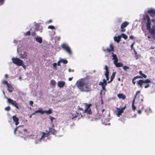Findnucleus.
Listing matches in <instances>:
<instances>
[{
	"label": "nucleus",
	"instance_id": "680f3d73",
	"mask_svg": "<svg viewBox=\"0 0 155 155\" xmlns=\"http://www.w3.org/2000/svg\"><path fill=\"white\" fill-rule=\"evenodd\" d=\"M139 74L141 75H142L143 74V73H142V71H139Z\"/></svg>",
	"mask_w": 155,
	"mask_h": 155
},
{
	"label": "nucleus",
	"instance_id": "9b49d317",
	"mask_svg": "<svg viewBox=\"0 0 155 155\" xmlns=\"http://www.w3.org/2000/svg\"><path fill=\"white\" fill-rule=\"evenodd\" d=\"M20 57L22 58H27V53L25 51L21 52L20 54Z\"/></svg>",
	"mask_w": 155,
	"mask_h": 155
},
{
	"label": "nucleus",
	"instance_id": "3c124183",
	"mask_svg": "<svg viewBox=\"0 0 155 155\" xmlns=\"http://www.w3.org/2000/svg\"><path fill=\"white\" fill-rule=\"evenodd\" d=\"M38 113L37 112V110L35 111L32 114V115H35V114H36V113Z\"/></svg>",
	"mask_w": 155,
	"mask_h": 155
},
{
	"label": "nucleus",
	"instance_id": "8fccbe9b",
	"mask_svg": "<svg viewBox=\"0 0 155 155\" xmlns=\"http://www.w3.org/2000/svg\"><path fill=\"white\" fill-rule=\"evenodd\" d=\"M31 35L32 36H34L36 34L35 32H33L31 33Z\"/></svg>",
	"mask_w": 155,
	"mask_h": 155
},
{
	"label": "nucleus",
	"instance_id": "423d86ee",
	"mask_svg": "<svg viewBox=\"0 0 155 155\" xmlns=\"http://www.w3.org/2000/svg\"><path fill=\"white\" fill-rule=\"evenodd\" d=\"M5 98L7 99L8 102L9 104L15 106L16 108L18 109H19L18 104L16 103L15 101L12 100L10 98H8L7 97H5Z\"/></svg>",
	"mask_w": 155,
	"mask_h": 155
},
{
	"label": "nucleus",
	"instance_id": "ddd939ff",
	"mask_svg": "<svg viewBox=\"0 0 155 155\" xmlns=\"http://www.w3.org/2000/svg\"><path fill=\"white\" fill-rule=\"evenodd\" d=\"M112 57V60H114V63L116 61H118V59L116 54H114L113 52L111 53Z\"/></svg>",
	"mask_w": 155,
	"mask_h": 155
},
{
	"label": "nucleus",
	"instance_id": "39448f33",
	"mask_svg": "<svg viewBox=\"0 0 155 155\" xmlns=\"http://www.w3.org/2000/svg\"><path fill=\"white\" fill-rule=\"evenodd\" d=\"M12 60L13 63L17 66H20V65H21V64L23 62L22 60L17 58H13Z\"/></svg>",
	"mask_w": 155,
	"mask_h": 155
},
{
	"label": "nucleus",
	"instance_id": "5701e85b",
	"mask_svg": "<svg viewBox=\"0 0 155 155\" xmlns=\"http://www.w3.org/2000/svg\"><path fill=\"white\" fill-rule=\"evenodd\" d=\"M110 49L107 48V50L109 52H110L111 51H114V48H113V46L112 44H110Z\"/></svg>",
	"mask_w": 155,
	"mask_h": 155
},
{
	"label": "nucleus",
	"instance_id": "0e129e2a",
	"mask_svg": "<svg viewBox=\"0 0 155 155\" xmlns=\"http://www.w3.org/2000/svg\"><path fill=\"white\" fill-rule=\"evenodd\" d=\"M3 0H0V2L1 3V4H2Z\"/></svg>",
	"mask_w": 155,
	"mask_h": 155
},
{
	"label": "nucleus",
	"instance_id": "9d476101",
	"mask_svg": "<svg viewBox=\"0 0 155 155\" xmlns=\"http://www.w3.org/2000/svg\"><path fill=\"white\" fill-rule=\"evenodd\" d=\"M90 106V104L86 105V108L84 111V113H87L89 114H91V112L90 109L89 108Z\"/></svg>",
	"mask_w": 155,
	"mask_h": 155
},
{
	"label": "nucleus",
	"instance_id": "f704fd0d",
	"mask_svg": "<svg viewBox=\"0 0 155 155\" xmlns=\"http://www.w3.org/2000/svg\"><path fill=\"white\" fill-rule=\"evenodd\" d=\"M30 31H28L26 33H24V35L25 36H27L30 35Z\"/></svg>",
	"mask_w": 155,
	"mask_h": 155
},
{
	"label": "nucleus",
	"instance_id": "f257e3e1",
	"mask_svg": "<svg viewBox=\"0 0 155 155\" xmlns=\"http://www.w3.org/2000/svg\"><path fill=\"white\" fill-rule=\"evenodd\" d=\"M75 85L82 91L88 92L91 91L88 82L84 79H81L78 80Z\"/></svg>",
	"mask_w": 155,
	"mask_h": 155
},
{
	"label": "nucleus",
	"instance_id": "338daca9",
	"mask_svg": "<svg viewBox=\"0 0 155 155\" xmlns=\"http://www.w3.org/2000/svg\"><path fill=\"white\" fill-rule=\"evenodd\" d=\"M24 131H25V132H26V131H27V129H24Z\"/></svg>",
	"mask_w": 155,
	"mask_h": 155
},
{
	"label": "nucleus",
	"instance_id": "864d4df0",
	"mask_svg": "<svg viewBox=\"0 0 155 155\" xmlns=\"http://www.w3.org/2000/svg\"><path fill=\"white\" fill-rule=\"evenodd\" d=\"M134 44V43H132V44L131 45V49H132L133 48V47Z\"/></svg>",
	"mask_w": 155,
	"mask_h": 155
},
{
	"label": "nucleus",
	"instance_id": "a18cd8bd",
	"mask_svg": "<svg viewBox=\"0 0 155 155\" xmlns=\"http://www.w3.org/2000/svg\"><path fill=\"white\" fill-rule=\"evenodd\" d=\"M60 62H61V61H60V60H59V61H58V63H57V65H58V66H60Z\"/></svg>",
	"mask_w": 155,
	"mask_h": 155
},
{
	"label": "nucleus",
	"instance_id": "603ef678",
	"mask_svg": "<svg viewBox=\"0 0 155 155\" xmlns=\"http://www.w3.org/2000/svg\"><path fill=\"white\" fill-rule=\"evenodd\" d=\"M135 97H134V99L132 101V105H134V102H135Z\"/></svg>",
	"mask_w": 155,
	"mask_h": 155
},
{
	"label": "nucleus",
	"instance_id": "f03ea898",
	"mask_svg": "<svg viewBox=\"0 0 155 155\" xmlns=\"http://www.w3.org/2000/svg\"><path fill=\"white\" fill-rule=\"evenodd\" d=\"M144 22L146 24L147 29L153 36V38H155V27L153 26L151 28V22L149 17L147 15H145L143 18Z\"/></svg>",
	"mask_w": 155,
	"mask_h": 155
},
{
	"label": "nucleus",
	"instance_id": "393cba45",
	"mask_svg": "<svg viewBox=\"0 0 155 155\" xmlns=\"http://www.w3.org/2000/svg\"><path fill=\"white\" fill-rule=\"evenodd\" d=\"M37 111L38 113H40L42 114L44 113V110H43L42 108H39Z\"/></svg>",
	"mask_w": 155,
	"mask_h": 155
},
{
	"label": "nucleus",
	"instance_id": "09e8293b",
	"mask_svg": "<svg viewBox=\"0 0 155 155\" xmlns=\"http://www.w3.org/2000/svg\"><path fill=\"white\" fill-rule=\"evenodd\" d=\"M52 22V20H50L48 21H47L46 22L47 23H49Z\"/></svg>",
	"mask_w": 155,
	"mask_h": 155
},
{
	"label": "nucleus",
	"instance_id": "cd10ccee",
	"mask_svg": "<svg viewBox=\"0 0 155 155\" xmlns=\"http://www.w3.org/2000/svg\"><path fill=\"white\" fill-rule=\"evenodd\" d=\"M120 36H121V38L122 37L123 38H124L125 39H127V36L124 34L122 33V34Z\"/></svg>",
	"mask_w": 155,
	"mask_h": 155
},
{
	"label": "nucleus",
	"instance_id": "a19ab883",
	"mask_svg": "<svg viewBox=\"0 0 155 155\" xmlns=\"http://www.w3.org/2000/svg\"><path fill=\"white\" fill-rule=\"evenodd\" d=\"M132 108L133 110H135V109L136 108V107L134 106V104L132 105Z\"/></svg>",
	"mask_w": 155,
	"mask_h": 155
},
{
	"label": "nucleus",
	"instance_id": "c9c22d12",
	"mask_svg": "<svg viewBox=\"0 0 155 155\" xmlns=\"http://www.w3.org/2000/svg\"><path fill=\"white\" fill-rule=\"evenodd\" d=\"M5 110L6 111H9L10 110V107L9 106H8L6 107L5 109Z\"/></svg>",
	"mask_w": 155,
	"mask_h": 155
},
{
	"label": "nucleus",
	"instance_id": "2eb2a0df",
	"mask_svg": "<svg viewBox=\"0 0 155 155\" xmlns=\"http://www.w3.org/2000/svg\"><path fill=\"white\" fill-rule=\"evenodd\" d=\"M36 41L38 42L39 44H41L42 42V38L39 36H37L35 38Z\"/></svg>",
	"mask_w": 155,
	"mask_h": 155
},
{
	"label": "nucleus",
	"instance_id": "412c9836",
	"mask_svg": "<svg viewBox=\"0 0 155 155\" xmlns=\"http://www.w3.org/2000/svg\"><path fill=\"white\" fill-rule=\"evenodd\" d=\"M49 131H48L47 130H46V131L47 133H49V135L51 133V134H54L55 131L54 129L52 128H49Z\"/></svg>",
	"mask_w": 155,
	"mask_h": 155
},
{
	"label": "nucleus",
	"instance_id": "6e6552de",
	"mask_svg": "<svg viewBox=\"0 0 155 155\" xmlns=\"http://www.w3.org/2000/svg\"><path fill=\"white\" fill-rule=\"evenodd\" d=\"M61 47L64 49L70 54H72L70 48L68 45L65 43L61 45Z\"/></svg>",
	"mask_w": 155,
	"mask_h": 155
},
{
	"label": "nucleus",
	"instance_id": "4d7b16f0",
	"mask_svg": "<svg viewBox=\"0 0 155 155\" xmlns=\"http://www.w3.org/2000/svg\"><path fill=\"white\" fill-rule=\"evenodd\" d=\"M129 38H130V39H133V38L134 37L132 36H130Z\"/></svg>",
	"mask_w": 155,
	"mask_h": 155
},
{
	"label": "nucleus",
	"instance_id": "aec40b11",
	"mask_svg": "<svg viewBox=\"0 0 155 155\" xmlns=\"http://www.w3.org/2000/svg\"><path fill=\"white\" fill-rule=\"evenodd\" d=\"M114 64L117 67H122L123 66V64L121 63L117 62V61L115 62Z\"/></svg>",
	"mask_w": 155,
	"mask_h": 155
},
{
	"label": "nucleus",
	"instance_id": "f3484780",
	"mask_svg": "<svg viewBox=\"0 0 155 155\" xmlns=\"http://www.w3.org/2000/svg\"><path fill=\"white\" fill-rule=\"evenodd\" d=\"M121 38V36L119 35L117 36H115L114 37V40L115 41L117 42V43H118L120 41V40Z\"/></svg>",
	"mask_w": 155,
	"mask_h": 155
},
{
	"label": "nucleus",
	"instance_id": "ea45409f",
	"mask_svg": "<svg viewBox=\"0 0 155 155\" xmlns=\"http://www.w3.org/2000/svg\"><path fill=\"white\" fill-rule=\"evenodd\" d=\"M140 93V91H137L136 93V94H135V98L136 97V96H137V95L139 93Z\"/></svg>",
	"mask_w": 155,
	"mask_h": 155
},
{
	"label": "nucleus",
	"instance_id": "a878e982",
	"mask_svg": "<svg viewBox=\"0 0 155 155\" xmlns=\"http://www.w3.org/2000/svg\"><path fill=\"white\" fill-rule=\"evenodd\" d=\"M56 84V81L53 80H51L50 82V84L51 86H54Z\"/></svg>",
	"mask_w": 155,
	"mask_h": 155
},
{
	"label": "nucleus",
	"instance_id": "774afa93",
	"mask_svg": "<svg viewBox=\"0 0 155 155\" xmlns=\"http://www.w3.org/2000/svg\"><path fill=\"white\" fill-rule=\"evenodd\" d=\"M5 77L6 78H7L8 77V75L7 74H5Z\"/></svg>",
	"mask_w": 155,
	"mask_h": 155
},
{
	"label": "nucleus",
	"instance_id": "c85d7f7f",
	"mask_svg": "<svg viewBox=\"0 0 155 155\" xmlns=\"http://www.w3.org/2000/svg\"><path fill=\"white\" fill-rule=\"evenodd\" d=\"M71 114L72 116V119L75 118L77 115L78 113L77 112H74L73 113H72Z\"/></svg>",
	"mask_w": 155,
	"mask_h": 155
},
{
	"label": "nucleus",
	"instance_id": "79ce46f5",
	"mask_svg": "<svg viewBox=\"0 0 155 155\" xmlns=\"http://www.w3.org/2000/svg\"><path fill=\"white\" fill-rule=\"evenodd\" d=\"M33 102L32 101H30L29 102V104L32 106H33Z\"/></svg>",
	"mask_w": 155,
	"mask_h": 155
},
{
	"label": "nucleus",
	"instance_id": "6ab92c4d",
	"mask_svg": "<svg viewBox=\"0 0 155 155\" xmlns=\"http://www.w3.org/2000/svg\"><path fill=\"white\" fill-rule=\"evenodd\" d=\"M117 96L119 98L122 99L123 100H124L126 98L125 96L123 94H117Z\"/></svg>",
	"mask_w": 155,
	"mask_h": 155
},
{
	"label": "nucleus",
	"instance_id": "20e7f679",
	"mask_svg": "<svg viewBox=\"0 0 155 155\" xmlns=\"http://www.w3.org/2000/svg\"><path fill=\"white\" fill-rule=\"evenodd\" d=\"M40 135L41 137L39 138V139L36 140L35 141V143L36 144L39 143L42 140L44 139L46 137H47L49 135V133L41 132L40 134Z\"/></svg>",
	"mask_w": 155,
	"mask_h": 155
},
{
	"label": "nucleus",
	"instance_id": "473e14b6",
	"mask_svg": "<svg viewBox=\"0 0 155 155\" xmlns=\"http://www.w3.org/2000/svg\"><path fill=\"white\" fill-rule=\"evenodd\" d=\"M23 127V125H21V126H18V127H17L15 129V130H14V134H16V132L17 130V129L20 127Z\"/></svg>",
	"mask_w": 155,
	"mask_h": 155
},
{
	"label": "nucleus",
	"instance_id": "0eeeda50",
	"mask_svg": "<svg viewBox=\"0 0 155 155\" xmlns=\"http://www.w3.org/2000/svg\"><path fill=\"white\" fill-rule=\"evenodd\" d=\"M2 83L4 84H5L6 85L8 88V90L9 92H12L13 91L14 88L12 86L11 84L8 83L7 81L5 80H3L2 81Z\"/></svg>",
	"mask_w": 155,
	"mask_h": 155
},
{
	"label": "nucleus",
	"instance_id": "e433bc0d",
	"mask_svg": "<svg viewBox=\"0 0 155 155\" xmlns=\"http://www.w3.org/2000/svg\"><path fill=\"white\" fill-rule=\"evenodd\" d=\"M57 65V64L56 63H54L53 64V66L54 67V69H55V70L56 69Z\"/></svg>",
	"mask_w": 155,
	"mask_h": 155
},
{
	"label": "nucleus",
	"instance_id": "f8f14e48",
	"mask_svg": "<svg viewBox=\"0 0 155 155\" xmlns=\"http://www.w3.org/2000/svg\"><path fill=\"white\" fill-rule=\"evenodd\" d=\"M65 84V82L64 81H59L57 83V85L60 88L63 87Z\"/></svg>",
	"mask_w": 155,
	"mask_h": 155
},
{
	"label": "nucleus",
	"instance_id": "5fc2aeb1",
	"mask_svg": "<svg viewBox=\"0 0 155 155\" xmlns=\"http://www.w3.org/2000/svg\"><path fill=\"white\" fill-rule=\"evenodd\" d=\"M56 39L58 40H59L60 39V37H56Z\"/></svg>",
	"mask_w": 155,
	"mask_h": 155
},
{
	"label": "nucleus",
	"instance_id": "7c9ffc66",
	"mask_svg": "<svg viewBox=\"0 0 155 155\" xmlns=\"http://www.w3.org/2000/svg\"><path fill=\"white\" fill-rule=\"evenodd\" d=\"M143 82L144 83H150V81L149 80L147 79L145 80H143Z\"/></svg>",
	"mask_w": 155,
	"mask_h": 155
},
{
	"label": "nucleus",
	"instance_id": "e2e57ef3",
	"mask_svg": "<svg viewBox=\"0 0 155 155\" xmlns=\"http://www.w3.org/2000/svg\"><path fill=\"white\" fill-rule=\"evenodd\" d=\"M72 78H69V81H71L72 80Z\"/></svg>",
	"mask_w": 155,
	"mask_h": 155
},
{
	"label": "nucleus",
	"instance_id": "69168bd1",
	"mask_svg": "<svg viewBox=\"0 0 155 155\" xmlns=\"http://www.w3.org/2000/svg\"><path fill=\"white\" fill-rule=\"evenodd\" d=\"M19 79L21 81V76L19 77Z\"/></svg>",
	"mask_w": 155,
	"mask_h": 155
},
{
	"label": "nucleus",
	"instance_id": "58836bf2",
	"mask_svg": "<svg viewBox=\"0 0 155 155\" xmlns=\"http://www.w3.org/2000/svg\"><path fill=\"white\" fill-rule=\"evenodd\" d=\"M50 119L51 120V121L52 123H53V120L54 119V118L53 117H50Z\"/></svg>",
	"mask_w": 155,
	"mask_h": 155
},
{
	"label": "nucleus",
	"instance_id": "c756f323",
	"mask_svg": "<svg viewBox=\"0 0 155 155\" xmlns=\"http://www.w3.org/2000/svg\"><path fill=\"white\" fill-rule=\"evenodd\" d=\"M60 61H61V62H63L64 64H66L67 63V61L66 60L64 59H60Z\"/></svg>",
	"mask_w": 155,
	"mask_h": 155
},
{
	"label": "nucleus",
	"instance_id": "4be33fe9",
	"mask_svg": "<svg viewBox=\"0 0 155 155\" xmlns=\"http://www.w3.org/2000/svg\"><path fill=\"white\" fill-rule=\"evenodd\" d=\"M143 83V80L142 79H140L137 82V84L139 85L141 87H142V84Z\"/></svg>",
	"mask_w": 155,
	"mask_h": 155
},
{
	"label": "nucleus",
	"instance_id": "1a4fd4ad",
	"mask_svg": "<svg viewBox=\"0 0 155 155\" xmlns=\"http://www.w3.org/2000/svg\"><path fill=\"white\" fill-rule=\"evenodd\" d=\"M126 107H123L121 108H117V115L118 117H119L120 115L123 112L125 108Z\"/></svg>",
	"mask_w": 155,
	"mask_h": 155
},
{
	"label": "nucleus",
	"instance_id": "72a5a7b5",
	"mask_svg": "<svg viewBox=\"0 0 155 155\" xmlns=\"http://www.w3.org/2000/svg\"><path fill=\"white\" fill-rule=\"evenodd\" d=\"M123 68L124 70H126L127 69H129L130 68L128 66H124L123 67Z\"/></svg>",
	"mask_w": 155,
	"mask_h": 155
},
{
	"label": "nucleus",
	"instance_id": "49530a36",
	"mask_svg": "<svg viewBox=\"0 0 155 155\" xmlns=\"http://www.w3.org/2000/svg\"><path fill=\"white\" fill-rule=\"evenodd\" d=\"M141 110H138L137 111V113L139 114H140L141 113Z\"/></svg>",
	"mask_w": 155,
	"mask_h": 155
},
{
	"label": "nucleus",
	"instance_id": "13d9d810",
	"mask_svg": "<svg viewBox=\"0 0 155 155\" xmlns=\"http://www.w3.org/2000/svg\"><path fill=\"white\" fill-rule=\"evenodd\" d=\"M20 51V49L19 48H18L17 51L18 53H19V52Z\"/></svg>",
	"mask_w": 155,
	"mask_h": 155
},
{
	"label": "nucleus",
	"instance_id": "bf43d9fd",
	"mask_svg": "<svg viewBox=\"0 0 155 155\" xmlns=\"http://www.w3.org/2000/svg\"><path fill=\"white\" fill-rule=\"evenodd\" d=\"M68 71L69 72H71V71L73 72L74 70H71V69H68Z\"/></svg>",
	"mask_w": 155,
	"mask_h": 155
},
{
	"label": "nucleus",
	"instance_id": "6e6d98bb",
	"mask_svg": "<svg viewBox=\"0 0 155 155\" xmlns=\"http://www.w3.org/2000/svg\"><path fill=\"white\" fill-rule=\"evenodd\" d=\"M149 87V84L147 85H146L144 87L145 88H146L148 87Z\"/></svg>",
	"mask_w": 155,
	"mask_h": 155
},
{
	"label": "nucleus",
	"instance_id": "c03bdc74",
	"mask_svg": "<svg viewBox=\"0 0 155 155\" xmlns=\"http://www.w3.org/2000/svg\"><path fill=\"white\" fill-rule=\"evenodd\" d=\"M136 78V77H134L132 80V82L134 84H135L136 82L135 81H134V80Z\"/></svg>",
	"mask_w": 155,
	"mask_h": 155
},
{
	"label": "nucleus",
	"instance_id": "4c0bfd02",
	"mask_svg": "<svg viewBox=\"0 0 155 155\" xmlns=\"http://www.w3.org/2000/svg\"><path fill=\"white\" fill-rule=\"evenodd\" d=\"M21 64V65H20V66H22L23 67V68H24V69H25L26 68V66L25 65H24V64L23 62H22V64Z\"/></svg>",
	"mask_w": 155,
	"mask_h": 155
},
{
	"label": "nucleus",
	"instance_id": "dca6fc26",
	"mask_svg": "<svg viewBox=\"0 0 155 155\" xmlns=\"http://www.w3.org/2000/svg\"><path fill=\"white\" fill-rule=\"evenodd\" d=\"M148 13L152 17H153L155 15V11L154 10H150L148 11Z\"/></svg>",
	"mask_w": 155,
	"mask_h": 155
},
{
	"label": "nucleus",
	"instance_id": "a211bd4d",
	"mask_svg": "<svg viewBox=\"0 0 155 155\" xmlns=\"http://www.w3.org/2000/svg\"><path fill=\"white\" fill-rule=\"evenodd\" d=\"M129 24V23L125 21L123 22L121 25L120 28H125Z\"/></svg>",
	"mask_w": 155,
	"mask_h": 155
},
{
	"label": "nucleus",
	"instance_id": "b1692460",
	"mask_svg": "<svg viewBox=\"0 0 155 155\" xmlns=\"http://www.w3.org/2000/svg\"><path fill=\"white\" fill-rule=\"evenodd\" d=\"M115 72L113 73L110 77V81H109L107 82L108 83H110L113 81V79L114 78V77H115Z\"/></svg>",
	"mask_w": 155,
	"mask_h": 155
},
{
	"label": "nucleus",
	"instance_id": "7ed1b4c3",
	"mask_svg": "<svg viewBox=\"0 0 155 155\" xmlns=\"http://www.w3.org/2000/svg\"><path fill=\"white\" fill-rule=\"evenodd\" d=\"M104 69L105 70V72L104 73V75L105 76V77L106 78V80L104 79L102 80V81H100L99 83V85H101L102 87V90L101 91V95L102 94H105L106 91L105 87L107 85L106 81H108L109 79V71L108 68L107 66H105Z\"/></svg>",
	"mask_w": 155,
	"mask_h": 155
},
{
	"label": "nucleus",
	"instance_id": "4468645a",
	"mask_svg": "<svg viewBox=\"0 0 155 155\" xmlns=\"http://www.w3.org/2000/svg\"><path fill=\"white\" fill-rule=\"evenodd\" d=\"M12 118L13 121L15 122V124L16 125H18L19 124V119L16 116H14L12 117Z\"/></svg>",
	"mask_w": 155,
	"mask_h": 155
},
{
	"label": "nucleus",
	"instance_id": "052dcab7",
	"mask_svg": "<svg viewBox=\"0 0 155 155\" xmlns=\"http://www.w3.org/2000/svg\"><path fill=\"white\" fill-rule=\"evenodd\" d=\"M151 21L153 22H154L155 21V19L154 18H153L152 19Z\"/></svg>",
	"mask_w": 155,
	"mask_h": 155
},
{
	"label": "nucleus",
	"instance_id": "37998d69",
	"mask_svg": "<svg viewBox=\"0 0 155 155\" xmlns=\"http://www.w3.org/2000/svg\"><path fill=\"white\" fill-rule=\"evenodd\" d=\"M143 77L144 78H147V76L145 74H143L142 75Z\"/></svg>",
	"mask_w": 155,
	"mask_h": 155
},
{
	"label": "nucleus",
	"instance_id": "bb28decb",
	"mask_svg": "<svg viewBox=\"0 0 155 155\" xmlns=\"http://www.w3.org/2000/svg\"><path fill=\"white\" fill-rule=\"evenodd\" d=\"M44 113L48 114H49L52 113V110L51 109H49L48 110H44Z\"/></svg>",
	"mask_w": 155,
	"mask_h": 155
},
{
	"label": "nucleus",
	"instance_id": "2f4dec72",
	"mask_svg": "<svg viewBox=\"0 0 155 155\" xmlns=\"http://www.w3.org/2000/svg\"><path fill=\"white\" fill-rule=\"evenodd\" d=\"M48 28L51 29H55V27L53 25H49L48 26Z\"/></svg>",
	"mask_w": 155,
	"mask_h": 155
},
{
	"label": "nucleus",
	"instance_id": "de8ad7c7",
	"mask_svg": "<svg viewBox=\"0 0 155 155\" xmlns=\"http://www.w3.org/2000/svg\"><path fill=\"white\" fill-rule=\"evenodd\" d=\"M124 28H121V31L123 32L125 31L126 30L124 29Z\"/></svg>",
	"mask_w": 155,
	"mask_h": 155
}]
</instances>
